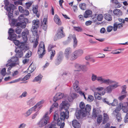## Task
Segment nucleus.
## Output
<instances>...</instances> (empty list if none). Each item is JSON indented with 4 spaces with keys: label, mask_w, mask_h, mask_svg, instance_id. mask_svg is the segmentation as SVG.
<instances>
[{
    "label": "nucleus",
    "mask_w": 128,
    "mask_h": 128,
    "mask_svg": "<svg viewBox=\"0 0 128 128\" xmlns=\"http://www.w3.org/2000/svg\"><path fill=\"white\" fill-rule=\"evenodd\" d=\"M70 105L68 102L66 100L63 101L60 104V110L64 111L61 112L60 120H64L65 119H68L69 117V112L68 109Z\"/></svg>",
    "instance_id": "1"
},
{
    "label": "nucleus",
    "mask_w": 128,
    "mask_h": 128,
    "mask_svg": "<svg viewBox=\"0 0 128 128\" xmlns=\"http://www.w3.org/2000/svg\"><path fill=\"white\" fill-rule=\"evenodd\" d=\"M48 112H46L38 123V124L39 127H43L49 122L50 118L48 116Z\"/></svg>",
    "instance_id": "2"
},
{
    "label": "nucleus",
    "mask_w": 128,
    "mask_h": 128,
    "mask_svg": "<svg viewBox=\"0 0 128 128\" xmlns=\"http://www.w3.org/2000/svg\"><path fill=\"white\" fill-rule=\"evenodd\" d=\"M84 53V51L81 49H78L75 50L73 52L70 56L71 60H75L78 57L82 56Z\"/></svg>",
    "instance_id": "3"
},
{
    "label": "nucleus",
    "mask_w": 128,
    "mask_h": 128,
    "mask_svg": "<svg viewBox=\"0 0 128 128\" xmlns=\"http://www.w3.org/2000/svg\"><path fill=\"white\" fill-rule=\"evenodd\" d=\"M5 6L4 8L6 9L7 10V12L6 13V14L8 13V17L9 18H10L11 17L13 16V14L12 13L13 11V9L15 7V6L13 4L11 5V8L9 6H7L9 4V2L7 1H6L5 2Z\"/></svg>",
    "instance_id": "4"
},
{
    "label": "nucleus",
    "mask_w": 128,
    "mask_h": 128,
    "mask_svg": "<svg viewBox=\"0 0 128 128\" xmlns=\"http://www.w3.org/2000/svg\"><path fill=\"white\" fill-rule=\"evenodd\" d=\"M44 43L41 42L39 44V47L38 50V53L39 58H42L45 54V50Z\"/></svg>",
    "instance_id": "5"
},
{
    "label": "nucleus",
    "mask_w": 128,
    "mask_h": 128,
    "mask_svg": "<svg viewBox=\"0 0 128 128\" xmlns=\"http://www.w3.org/2000/svg\"><path fill=\"white\" fill-rule=\"evenodd\" d=\"M104 88L103 87H100L95 88H94L92 89V90L94 92L96 90L100 91L99 93L96 92H94V97L96 98L97 96L99 95L102 96L104 95L105 93V92L104 91L101 92L102 90H103Z\"/></svg>",
    "instance_id": "6"
},
{
    "label": "nucleus",
    "mask_w": 128,
    "mask_h": 128,
    "mask_svg": "<svg viewBox=\"0 0 128 128\" xmlns=\"http://www.w3.org/2000/svg\"><path fill=\"white\" fill-rule=\"evenodd\" d=\"M36 68L35 66L32 64H31L27 70V72L28 73V74L25 76L24 79L26 80L28 79L30 76V74L33 72L36 69Z\"/></svg>",
    "instance_id": "7"
},
{
    "label": "nucleus",
    "mask_w": 128,
    "mask_h": 128,
    "mask_svg": "<svg viewBox=\"0 0 128 128\" xmlns=\"http://www.w3.org/2000/svg\"><path fill=\"white\" fill-rule=\"evenodd\" d=\"M39 20L38 19L34 20L32 22V32H35L36 34H37V29L39 27Z\"/></svg>",
    "instance_id": "8"
},
{
    "label": "nucleus",
    "mask_w": 128,
    "mask_h": 128,
    "mask_svg": "<svg viewBox=\"0 0 128 128\" xmlns=\"http://www.w3.org/2000/svg\"><path fill=\"white\" fill-rule=\"evenodd\" d=\"M55 45H53L51 44H50L48 48V52L51 51L50 52V59L52 60L55 54V50H52L53 48L56 47Z\"/></svg>",
    "instance_id": "9"
},
{
    "label": "nucleus",
    "mask_w": 128,
    "mask_h": 128,
    "mask_svg": "<svg viewBox=\"0 0 128 128\" xmlns=\"http://www.w3.org/2000/svg\"><path fill=\"white\" fill-rule=\"evenodd\" d=\"M72 52V49L70 47H68L66 48L65 50L64 54L66 58L68 59L70 58Z\"/></svg>",
    "instance_id": "10"
},
{
    "label": "nucleus",
    "mask_w": 128,
    "mask_h": 128,
    "mask_svg": "<svg viewBox=\"0 0 128 128\" xmlns=\"http://www.w3.org/2000/svg\"><path fill=\"white\" fill-rule=\"evenodd\" d=\"M63 28L61 27L58 30V32L56 35L58 38H60L65 36V34L63 31Z\"/></svg>",
    "instance_id": "11"
},
{
    "label": "nucleus",
    "mask_w": 128,
    "mask_h": 128,
    "mask_svg": "<svg viewBox=\"0 0 128 128\" xmlns=\"http://www.w3.org/2000/svg\"><path fill=\"white\" fill-rule=\"evenodd\" d=\"M119 106L122 107V109L124 112L126 113L128 111V102L123 103H120Z\"/></svg>",
    "instance_id": "12"
},
{
    "label": "nucleus",
    "mask_w": 128,
    "mask_h": 128,
    "mask_svg": "<svg viewBox=\"0 0 128 128\" xmlns=\"http://www.w3.org/2000/svg\"><path fill=\"white\" fill-rule=\"evenodd\" d=\"M14 30L11 28L9 29L8 33L9 34V37H8V39L10 40H13L15 39V37H16V34H14Z\"/></svg>",
    "instance_id": "13"
},
{
    "label": "nucleus",
    "mask_w": 128,
    "mask_h": 128,
    "mask_svg": "<svg viewBox=\"0 0 128 128\" xmlns=\"http://www.w3.org/2000/svg\"><path fill=\"white\" fill-rule=\"evenodd\" d=\"M85 113L86 112H83V110H80L76 112L75 115L77 118L79 119L80 118L81 115L83 117H85L86 116Z\"/></svg>",
    "instance_id": "14"
},
{
    "label": "nucleus",
    "mask_w": 128,
    "mask_h": 128,
    "mask_svg": "<svg viewBox=\"0 0 128 128\" xmlns=\"http://www.w3.org/2000/svg\"><path fill=\"white\" fill-rule=\"evenodd\" d=\"M64 93H58L54 97L53 101L56 102L57 100L62 98L64 97Z\"/></svg>",
    "instance_id": "15"
},
{
    "label": "nucleus",
    "mask_w": 128,
    "mask_h": 128,
    "mask_svg": "<svg viewBox=\"0 0 128 128\" xmlns=\"http://www.w3.org/2000/svg\"><path fill=\"white\" fill-rule=\"evenodd\" d=\"M17 48H20V50H26L29 49V47L28 45L26 43L24 42H21L19 45V47Z\"/></svg>",
    "instance_id": "16"
},
{
    "label": "nucleus",
    "mask_w": 128,
    "mask_h": 128,
    "mask_svg": "<svg viewBox=\"0 0 128 128\" xmlns=\"http://www.w3.org/2000/svg\"><path fill=\"white\" fill-rule=\"evenodd\" d=\"M29 32L27 29H25L24 31L22 32V36L23 40L25 42L28 40V35Z\"/></svg>",
    "instance_id": "17"
},
{
    "label": "nucleus",
    "mask_w": 128,
    "mask_h": 128,
    "mask_svg": "<svg viewBox=\"0 0 128 128\" xmlns=\"http://www.w3.org/2000/svg\"><path fill=\"white\" fill-rule=\"evenodd\" d=\"M20 49V48H16L15 50V52L16 53V56L18 58L22 57L23 54L22 51Z\"/></svg>",
    "instance_id": "18"
},
{
    "label": "nucleus",
    "mask_w": 128,
    "mask_h": 128,
    "mask_svg": "<svg viewBox=\"0 0 128 128\" xmlns=\"http://www.w3.org/2000/svg\"><path fill=\"white\" fill-rule=\"evenodd\" d=\"M79 82L76 80L73 84V88L75 91L78 92L81 90L80 88L78 86Z\"/></svg>",
    "instance_id": "19"
},
{
    "label": "nucleus",
    "mask_w": 128,
    "mask_h": 128,
    "mask_svg": "<svg viewBox=\"0 0 128 128\" xmlns=\"http://www.w3.org/2000/svg\"><path fill=\"white\" fill-rule=\"evenodd\" d=\"M75 67L76 70L75 71H79L82 70H83L86 67L85 65H82L78 64H76L75 65Z\"/></svg>",
    "instance_id": "20"
},
{
    "label": "nucleus",
    "mask_w": 128,
    "mask_h": 128,
    "mask_svg": "<svg viewBox=\"0 0 128 128\" xmlns=\"http://www.w3.org/2000/svg\"><path fill=\"white\" fill-rule=\"evenodd\" d=\"M123 26V24L122 23H118L117 22L114 24L113 30L114 31H116L118 28H120Z\"/></svg>",
    "instance_id": "21"
},
{
    "label": "nucleus",
    "mask_w": 128,
    "mask_h": 128,
    "mask_svg": "<svg viewBox=\"0 0 128 128\" xmlns=\"http://www.w3.org/2000/svg\"><path fill=\"white\" fill-rule=\"evenodd\" d=\"M54 20L55 22L58 25H60L62 22L59 16L56 14L55 15L54 18Z\"/></svg>",
    "instance_id": "22"
},
{
    "label": "nucleus",
    "mask_w": 128,
    "mask_h": 128,
    "mask_svg": "<svg viewBox=\"0 0 128 128\" xmlns=\"http://www.w3.org/2000/svg\"><path fill=\"white\" fill-rule=\"evenodd\" d=\"M72 124L74 128H80V125L77 120H74L72 121Z\"/></svg>",
    "instance_id": "23"
},
{
    "label": "nucleus",
    "mask_w": 128,
    "mask_h": 128,
    "mask_svg": "<svg viewBox=\"0 0 128 128\" xmlns=\"http://www.w3.org/2000/svg\"><path fill=\"white\" fill-rule=\"evenodd\" d=\"M77 94L75 93L71 94L68 97V101L71 102L75 98L77 97Z\"/></svg>",
    "instance_id": "24"
},
{
    "label": "nucleus",
    "mask_w": 128,
    "mask_h": 128,
    "mask_svg": "<svg viewBox=\"0 0 128 128\" xmlns=\"http://www.w3.org/2000/svg\"><path fill=\"white\" fill-rule=\"evenodd\" d=\"M72 37V38L73 39L74 42L73 47L74 48H75L77 46V39L76 36V35L74 34L72 35H70L69 36V37Z\"/></svg>",
    "instance_id": "25"
},
{
    "label": "nucleus",
    "mask_w": 128,
    "mask_h": 128,
    "mask_svg": "<svg viewBox=\"0 0 128 128\" xmlns=\"http://www.w3.org/2000/svg\"><path fill=\"white\" fill-rule=\"evenodd\" d=\"M42 77V76L41 75H39L34 78L32 81L34 82H38V83L40 84Z\"/></svg>",
    "instance_id": "26"
},
{
    "label": "nucleus",
    "mask_w": 128,
    "mask_h": 128,
    "mask_svg": "<svg viewBox=\"0 0 128 128\" xmlns=\"http://www.w3.org/2000/svg\"><path fill=\"white\" fill-rule=\"evenodd\" d=\"M114 14L118 16H120L122 14V13L121 11L119 9H115L113 12Z\"/></svg>",
    "instance_id": "27"
},
{
    "label": "nucleus",
    "mask_w": 128,
    "mask_h": 128,
    "mask_svg": "<svg viewBox=\"0 0 128 128\" xmlns=\"http://www.w3.org/2000/svg\"><path fill=\"white\" fill-rule=\"evenodd\" d=\"M35 111H36V110L34 108L32 107L29 109L24 114V115L26 116L27 117L30 115L32 112Z\"/></svg>",
    "instance_id": "28"
},
{
    "label": "nucleus",
    "mask_w": 128,
    "mask_h": 128,
    "mask_svg": "<svg viewBox=\"0 0 128 128\" xmlns=\"http://www.w3.org/2000/svg\"><path fill=\"white\" fill-rule=\"evenodd\" d=\"M92 14V12L90 10H86L84 14V17L86 18H87L91 16Z\"/></svg>",
    "instance_id": "29"
},
{
    "label": "nucleus",
    "mask_w": 128,
    "mask_h": 128,
    "mask_svg": "<svg viewBox=\"0 0 128 128\" xmlns=\"http://www.w3.org/2000/svg\"><path fill=\"white\" fill-rule=\"evenodd\" d=\"M114 81L109 79H105L104 78L102 83L105 84L107 85H109L113 84Z\"/></svg>",
    "instance_id": "30"
},
{
    "label": "nucleus",
    "mask_w": 128,
    "mask_h": 128,
    "mask_svg": "<svg viewBox=\"0 0 128 128\" xmlns=\"http://www.w3.org/2000/svg\"><path fill=\"white\" fill-rule=\"evenodd\" d=\"M84 110H83V112H86V115L89 113V111L90 110L91 108L90 106L88 104H87Z\"/></svg>",
    "instance_id": "31"
},
{
    "label": "nucleus",
    "mask_w": 128,
    "mask_h": 128,
    "mask_svg": "<svg viewBox=\"0 0 128 128\" xmlns=\"http://www.w3.org/2000/svg\"><path fill=\"white\" fill-rule=\"evenodd\" d=\"M17 26L19 27L20 28H24L26 26V22H18L17 24Z\"/></svg>",
    "instance_id": "32"
},
{
    "label": "nucleus",
    "mask_w": 128,
    "mask_h": 128,
    "mask_svg": "<svg viewBox=\"0 0 128 128\" xmlns=\"http://www.w3.org/2000/svg\"><path fill=\"white\" fill-rule=\"evenodd\" d=\"M47 20L46 18H44L43 20L42 24L43 26V28L44 30H46L47 29Z\"/></svg>",
    "instance_id": "33"
},
{
    "label": "nucleus",
    "mask_w": 128,
    "mask_h": 128,
    "mask_svg": "<svg viewBox=\"0 0 128 128\" xmlns=\"http://www.w3.org/2000/svg\"><path fill=\"white\" fill-rule=\"evenodd\" d=\"M121 109H122V107L119 106V104L118 108L113 111L112 113L113 114L114 116H116L118 114H120L119 113V112Z\"/></svg>",
    "instance_id": "34"
},
{
    "label": "nucleus",
    "mask_w": 128,
    "mask_h": 128,
    "mask_svg": "<svg viewBox=\"0 0 128 128\" xmlns=\"http://www.w3.org/2000/svg\"><path fill=\"white\" fill-rule=\"evenodd\" d=\"M18 58L16 56L10 59L8 61V62L10 63V62H18Z\"/></svg>",
    "instance_id": "35"
},
{
    "label": "nucleus",
    "mask_w": 128,
    "mask_h": 128,
    "mask_svg": "<svg viewBox=\"0 0 128 128\" xmlns=\"http://www.w3.org/2000/svg\"><path fill=\"white\" fill-rule=\"evenodd\" d=\"M41 104L39 102L33 107L34 108L36 111H39L42 108V106H41Z\"/></svg>",
    "instance_id": "36"
},
{
    "label": "nucleus",
    "mask_w": 128,
    "mask_h": 128,
    "mask_svg": "<svg viewBox=\"0 0 128 128\" xmlns=\"http://www.w3.org/2000/svg\"><path fill=\"white\" fill-rule=\"evenodd\" d=\"M62 60V57L60 56H58L57 59L55 60L56 64L57 65H59L61 62Z\"/></svg>",
    "instance_id": "37"
},
{
    "label": "nucleus",
    "mask_w": 128,
    "mask_h": 128,
    "mask_svg": "<svg viewBox=\"0 0 128 128\" xmlns=\"http://www.w3.org/2000/svg\"><path fill=\"white\" fill-rule=\"evenodd\" d=\"M105 19L108 21H111L112 20V17L111 16L108 14H105L104 15Z\"/></svg>",
    "instance_id": "38"
},
{
    "label": "nucleus",
    "mask_w": 128,
    "mask_h": 128,
    "mask_svg": "<svg viewBox=\"0 0 128 128\" xmlns=\"http://www.w3.org/2000/svg\"><path fill=\"white\" fill-rule=\"evenodd\" d=\"M58 106V104L57 102L54 103L51 107L50 111V114L52 112V110L54 108L57 107Z\"/></svg>",
    "instance_id": "39"
},
{
    "label": "nucleus",
    "mask_w": 128,
    "mask_h": 128,
    "mask_svg": "<svg viewBox=\"0 0 128 128\" xmlns=\"http://www.w3.org/2000/svg\"><path fill=\"white\" fill-rule=\"evenodd\" d=\"M104 120L102 122V123L104 124L108 120V117L107 114L104 113Z\"/></svg>",
    "instance_id": "40"
},
{
    "label": "nucleus",
    "mask_w": 128,
    "mask_h": 128,
    "mask_svg": "<svg viewBox=\"0 0 128 128\" xmlns=\"http://www.w3.org/2000/svg\"><path fill=\"white\" fill-rule=\"evenodd\" d=\"M112 90L111 88L110 85H109L104 90L106 91L107 93H111Z\"/></svg>",
    "instance_id": "41"
},
{
    "label": "nucleus",
    "mask_w": 128,
    "mask_h": 128,
    "mask_svg": "<svg viewBox=\"0 0 128 128\" xmlns=\"http://www.w3.org/2000/svg\"><path fill=\"white\" fill-rule=\"evenodd\" d=\"M62 76H66L69 77V78H72V75L71 74L68 72H64L62 74Z\"/></svg>",
    "instance_id": "42"
},
{
    "label": "nucleus",
    "mask_w": 128,
    "mask_h": 128,
    "mask_svg": "<svg viewBox=\"0 0 128 128\" xmlns=\"http://www.w3.org/2000/svg\"><path fill=\"white\" fill-rule=\"evenodd\" d=\"M9 63L7 64H6V67H8L9 66H10L12 68L15 66H16L17 64H18V62H13L11 64H9Z\"/></svg>",
    "instance_id": "43"
},
{
    "label": "nucleus",
    "mask_w": 128,
    "mask_h": 128,
    "mask_svg": "<svg viewBox=\"0 0 128 128\" xmlns=\"http://www.w3.org/2000/svg\"><path fill=\"white\" fill-rule=\"evenodd\" d=\"M80 8L82 10H85L86 8V5L84 3L80 4H79Z\"/></svg>",
    "instance_id": "44"
},
{
    "label": "nucleus",
    "mask_w": 128,
    "mask_h": 128,
    "mask_svg": "<svg viewBox=\"0 0 128 128\" xmlns=\"http://www.w3.org/2000/svg\"><path fill=\"white\" fill-rule=\"evenodd\" d=\"M113 83H114V84L110 85L112 90L118 86V82L114 81V82Z\"/></svg>",
    "instance_id": "45"
},
{
    "label": "nucleus",
    "mask_w": 128,
    "mask_h": 128,
    "mask_svg": "<svg viewBox=\"0 0 128 128\" xmlns=\"http://www.w3.org/2000/svg\"><path fill=\"white\" fill-rule=\"evenodd\" d=\"M102 116L101 115H98V116L97 118V122L98 124H100L102 120Z\"/></svg>",
    "instance_id": "46"
},
{
    "label": "nucleus",
    "mask_w": 128,
    "mask_h": 128,
    "mask_svg": "<svg viewBox=\"0 0 128 128\" xmlns=\"http://www.w3.org/2000/svg\"><path fill=\"white\" fill-rule=\"evenodd\" d=\"M28 94L27 92L26 91H24L23 92L22 94L20 96L19 98H24L26 97Z\"/></svg>",
    "instance_id": "47"
},
{
    "label": "nucleus",
    "mask_w": 128,
    "mask_h": 128,
    "mask_svg": "<svg viewBox=\"0 0 128 128\" xmlns=\"http://www.w3.org/2000/svg\"><path fill=\"white\" fill-rule=\"evenodd\" d=\"M16 37H15V39H14L13 40H11L13 41L14 43L16 46H17L18 47H19V45L20 43L19 41L16 40Z\"/></svg>",
    "instance_id": "48"
},
{
    "label": "nucleus",
    "mask_w": 128,
    "mask_h": 128,
    "mask_svg": "<svg viewBox=\"0 0 128 128\" xmlns=\"http://www.w3.org/2000/svg\"><path fill=\"white\" fill-rule=\"evenodd\" d=\"M98 111H96V110L95 109H94L92 112V116L95 117H96L98 115Z\"/></svg>",
    "instance_id": "49"
},
{
    "label": "nucleus",
    "mask_w": 128,
    "mask_h": 128,
    "mask_svg": "<svg viewBox=\"0 0 128 128\" xmlns=\"http://www.w3.org/2000/svg\"><path fill=\"white\" fill-rule=\"evenodd\" d=\"M54 121H57V122L60 121L61 120H60L58 118V115L57 114H55L54 117Z\"/></svg>",
    "instance_id": "50"
},
{
    "label": "nucleus",
    "mask_w": 128,
    "mask_h": 128,
    "mask_svg": "<svg viewBox=\"0 0 128 128\" xmlns=\"http://www.w3.org/2000/svg\"><path fill=\"white\" fill-rule=\"evenodd\" d=\"M74 29L78 32H81L82 30V29L81 27L79 26H74Z\"/></svg>",
    "instance_id": "51"
},
{
    "label": "nucleus",
    "mask_w": 128,
    "mask_h": 128,
    "mask_svg": "<svg viewBox=\"0 0 128 128\" xmlns=\"http://www.w3.org/2000/svg\"><path fill=\"white\" fill-rule=\"evenodd\" d=\"M80 107L81 110H84L85 104L84 103L82 102H81L80 104Z\"/></svg>",
    "instance_id": "52"
},
{
    "label": "nucleus",
    "mask_w": 128,
    "mask_h": 128,
    "mask_svg": "<svg viewBox=\"0 0 128 128\" xmlns=\"http://www.w3.org/2000/svg\"><path fill=\"white\" fill-rule=\"evenodd\" d=\"M103 18L102 14H101L98 15L97 17V19L98 21H102Z\"/></svg>",
    "instance_id": "53"
},
{
    "label": "nucleus",
    "mask_w": 128,
    "mask_h": 128,
    "mask_svg": "<svg viewBox=\"0 0 128 128\" xmlns=\"http://www.w3.org/2000/svg\"><path fill=\"white\" fill-rule=\"evenodd\" d=\"M32 54V52L30 50H28V52L25 55V58H29L31 56Z\"/></svg>",
    "instance_id": "54"
},
{
    "label": "nucleus",
    "mask_w": 128,
    "mask_h": 128,
    "mask_svg": "<svg viewBox=\"0 0 128 128\" xmlns=\"http://www.w3.org/2000/svg\"><path fill=\"white\" fill-rule=\"evenodd\" d=\"M62 120H60L57 123V124L58 125L60 126L61 127H64V122H62Z\"/></svg>",
    "instance_id": "55"
},
{
    "label": "nucleus",
    "mask_w": 128,
    "mask_h": 128,
    "mask_svg": "<svg viewBox=\"0 0 128 128\" xmlns=\"http://www.w3.org/2000/svg\"><path fill=\"white\" fill-rule=\"evenodd\" d=\"M21 31L22 29L18 26L16 29V32L17 34H20Z\"/></svg>",
    "instance_id": "56"
},
{
    "label": "nucleus",
    "mask_w": 128,
    "mask_h": 128,
    "mask_svg": "<svg viewBox=\"0 0 128 128\" xmlns=\"http://www.w3.org/2000/svg\"><path fill=\"white\" fill-rule=\"evenodd\" d=\"M94 99V97L91 95H89L87 99V100L90 102L92 101Z\"/></svg>",
    "instance_id": "57"
},
{
    "label": "nucleus",
    "mask_w": 128,
    "mask_h": 128,
    "mask_svg": "<svg viewBox=\"0 0 128 128\" xmlns=\"http://www.w3.org/2000/svg\"><path fill=\"white\" fill-rule=\"evenodd\" d=\"M116 116V119L119 122H120L122 119L121 114H118Z\"/></svg>",
    "instance_id": "58"
},
{
    "label": "nucleus",
    "mask_w": 128,
    "mask_h": 128,
    "mask_svg": "<svg viewBox=\"0 0 128 128\" xmlns=\"http://www.w3.org/2000/svg\"><path fill=\"white\" fill-rule=\"evenodd\" d=\"M118 103V100L116 99H114L113 100V102L111 103V105L112 106H116Z\"/></svg>",
    "instance_id": "59"
},
{
    "label": "nucleus",
    "mask_w": 128,
    "mask_h": 128,
    "mask_svg": "<svg viewBox=\"0 0 128 128\" xmlns=\"http://www.w3.org/2000/svg\"><path fill=\"white\" fill-rule=\"evenodd\" d=\"M38 6H36L34 7L33 8L32 10L34 13L36 14L38 12Z\"/></svg>",
    "instance_id": "60"
},
{
    "label": "nucleus",
    "mask_w": 128,
    "mask_h": 128,
    "mask_svg": "<svg viewBox=\"0 0 128 128\" xmlns=\"http://www.w3.org/2000/svg\"><path fill=\"white\" fill-rule=\"evenodd\" d=\"M29 104L30 105H32L35 103L34 100L33 99H31L28 101Z\"/></svg>",
    "instance_id": "61"
},
{
    "label": "nucleus",
    "mask_w": 128,
    "mask_h": 128,
    "mask_svg": "<svg viewBox=\"0 0 128 128\" xmlns=\"http://www.w3.org/2000/svg\"><path fill=\"white\" fill-rule=\"evenodd\" d=\"M104 79V78H103L102 77L98 76L97 78V80L98 82L102 83Z\"/></svg>",
    "instance_id": "62"
},
{
    "label": "nucleus",
    "mask_w": 128,
    "mask_h": 128,
    "mask_svg": "<svg viewBox=\"0 0 128 128\" xmlns=\"http://www.w3.org/2000/svg\"><path fill=\"white\" fill-rule=\"evenodd\" d=\"M126 94H123L119 97L118 98V99L120 100H122L124 98L126 97Z\"/></svg>",
    "instance_id": "63"
},
{
    "label": "nucleus",
    "mask_w": 128,
    "mask_h": 128,
    "mask_svg": "<svg viewBox=\"0 0 128 128\" xmlns=\"http://www.w3.org/2000/svg\"><path fill=\"white\" fill-rule=\"evenodd\" d=\"M97 77L94 74H92V80L93 81H94L95 80H96L97 79Z\"/></svg>",
    "instance_id": "64"
}]
</instances>
